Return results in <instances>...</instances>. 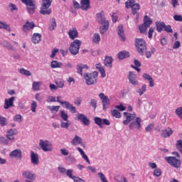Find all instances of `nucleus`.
Instances as JSON below:
<instances>
[{
  "instance_id": "obj_12",
  "label": "nucleus",
  "mask_w": 182,
  "mask_h": 182,
  "mask_svg": "<svg viewBox=\"0 0 182 182\" xmlns=\"http://www.w3.org/2000/svg\"><path fill=\"white\" fill-rule=\"evenodd\" d=\"M18 134V130L16 129H11L6 132V137L10 141L15 140V136Z\"/></svg>"
},
{
  "instance_id": "obj_13",
  "label": "nucleus",
  "mask_w": 182,
  "mask_h": 182,
  "mask_svg": "<svg viewBox=\"0 0 182 182\" xmlns=\"http://www.w3.org/2000/svg\"><path fill=\"white\" fill-rule=\"evenodd\" d=\"M124 116L126 117V119L123 121V124L125 126H127V124H129V123H130V122H132V120H134V119H136V114L133 113H128V112H124L123 113Z\"/></svg>"
},
{
  "instance_id": "obj_15",
  "label": "nucleus",
  "mask_w": 182,
  "mask_h": 182,
  "mask_svg": "<svg viewBox=\"0 0 182 182\" xmlns=\"http://www.w3.org/2000/svg\"><path fill=\"white\" fill-rule=\"evenodd\" d=\"M35 23L33 21H29L28 20L26 21L25 24L23 26V31L24 32H29L30 31H33L35 28Z\"/></svg>"
},
{
  "instance_id": "obj_9",
  "label": "nucleus",
  "mask_w": 182,
  "mask_h": 182,
  "mask_svg": "<svg viewBox=\"0 0 182 182\" xmlns=\"http://www.w3.org/2000/svg\"><path fill=\"white\" fill-rule=\"evenodd\" d=\"M30 159H31V164H33V166H39V163H40L39 154H38L33 151H31Z\"/></svg>"
},
{
  "instance_id": "obj_59",
  "label": "nucleus",
  "mask_w": 182,
  "mask_h": 182,
  "mask_svg": "<svg viewBox=\"0 0 182 182\" xmlns=\"http://www.w3.org/2000/svg\"><path fill=\"white\" fill-rule=\"evenodd\" d=\"M0 143L1 144H5V146H8L9 144V141L5 136H0Z\"/></svg>"
},
{
  "instance_id": "obj_37",
  "label": "nucleus",
  "mask_w": 182,
  "mask_h": 182,
  "mask_svg": "<svg viewBox=\"0 0 182 182\" xmlns=\"http://www.w3.org/2000/svg\"><path fill=\"white\" fill-rule=\"evenodd\" d=\"M146 92H147V85L146 84H143L141 87L136 90V93H139V96H143Z\"/></svg>"
},
{
  "instance_id": "obj_31",
  "label": "nucleus",
  "mask_w": 182,
  "mask_h": 182,
  "mask_svg": "<svg viewBox=\"0 0 182 182\" xmlns=\"http://www.w3.org/2000/svg\"><path fill=\"white\" fill-rule=\"evenodd\" d=\"M156 31L158 32H163L166 26V23L163 21H156Z\"/></svg>"
},
{
  "instance_id": "obj_41",
  "label": "nucleus",
  "mask_w": 182,
  "mask_h": 182,
  "mask_svg": "<svg viewBox=\"0 0 182 182\" xmlns=\"http://www.w3.org/2000/svg\"><path fill=\"white\" fill-rule=\"evenodd\" d=\"M47 109L51 112V113H58L59 112V109H60V106H48Z\"/></svg>"
},
{
  "instance_id": "obj_47",
  "label": "nucleus",
  "mask_w": 182,
  "mask_h": 182,
  "mask_svg": "<svg viewBox=\"0 0 182 182\" xmlns=\"http://www.w3.org/2000/svg\"><path fill=\"white\" fill-rule=\"evenodd\" d=\"M19 73H21V75H24L25 76H31V75H32L30 70H26L25 68H21L19 70Z\"/></svg>"
},
{
  "instance_id": "obj_23",
  "label": "nucleus",
  "mask_w": 182,
  "mask_h": 182,
  "mask_svg": "<svg viewBox=\"0 0 182 182\" xmlns=\"http://www.w3.org/2000/svg\"><path fill=\"white\" fill-rule=\"evenodd\" d=\"M83 144V139L82 137L75 135V137L71 140V144L73 146H79V144Z\"/></svg>"
},
{
  "instance_id": "obj_42",
  "label": "nucleus",
  "mask_w": 182,
  "mask_h": 182,
  "mask_svg": "<svg viewBox=\"0 0 182 182\" xmlns=\"http://www.w3.org/2000/svg\"><path fill=\"white\" fill-rule=\"evenodd\" d=\"M27 7L35 6V0H21Z\"/></svg>"
},
{
  "instance_id": "obj_50",
  "label": "nucleus",
  "mask_w": 182,
  "mask_h": 182,
  "mask_svg": "<svg viewBox=\"0 0 182 182\" xmlns=\"http://www.w3.org/2000/svg\"><path fill=\"white\" fill-rule=\"evenodd\" d=\"M36 107H38V102H36L35 100H33L31 105V110L33 112V113L36 112Z\"/></svg>"
},
{
  "instance_id": "obj_26",
  "label": "nucleus",
  "mask_w": 182,
  "mask_h": 182,
  "mask_svg": "<svg viewBox=\"0 0 182 182\" xmlns=\"http://www.w3.org/2000/svg\"><path fill=\"white\" fill-rule=\"evenodd\" d=\"M173 133V129H171V128L170 127H168L167 129L162 130L161 135L164 139H167V137H170V136H171Z\"/></svg>"
},
{
  "instance_id": "obj_11",
  "label": "nucleus",
  "mask_w": 182,
  "mask_h": 182,
  "mask_svg": "<svg viewBox=\"0 0 182 182\" xmlns=\"http://www.w3.org/2000/svg\"><path fill=\"white\" fill-rule=\"evenodd\" d=\"M95 123L97 124L101 129L103 127V124L106 126H110V121L107 119H102L100 117H95Z\"/></svg>"
},
{
  "instance_id": "obj_17",
  "label": "nucleus",
  "mask_w": 182,
  "mask_h": 182,
  "mask_svg": "<svg viewBox=\"0 0 182 182\" xmlns=\"http://www.w3.org/2000/svg\"><path fill=\"white\" fill-rule=\"evenodd\" d=\"M97 21L98 23H100V25L109 23V21L106 20V17H105V13L103 11H100L97 14Z\"/></svg>"
},
{
  "instance_id": "obj_8",
  "label": "nucleus",
  "mask_w": 182,
  "mask_h": 182,
  "mask_svg": "<svg viewBox=\"0 0 182 182\" xmlns=\"http://www.w3.org/2000/svg\"><path fill=\"white\" fill-rule=\"evenodd\" d=\"M129 127L131 130H134V129L140 130V127H141V118L136 117L135 122H131L129 125Z\"/></svg>"
},
{
  "instance_id": "obj_5",
  "label": "nucleus",
  "mask_w": 182,
  "mask_h": 182,
  "mask_svg": "<svg viewBox=\"0 0 182 182\" xmlns=\"http://www.w3.org/2000/svg\"><path fill=\"white\" fill-rule=\"evenodd\" d=\"M165 160L168 164L171 165V167H175V168H180L181 166V161L174 156H166Z\"/></svg>"
},
{
  "instance_id": "obj_61",
  "label": "nucleus",
  "mask_w": 182,
  "mask_h": 182,
  "mask_svg": "<svg viewBox=\"0 0 182 182\" xmlns=\"http://www.w3.org/2000/svg\"><path fill=\"white\" fill-rule=\"evenodd\" d=\"M154 129V124H150L149 125H148L146 128L145 130L147 133L150 132H153Z\"/></svg>"
},
{
  "instance_id": "obj_16",
  "label": "nucleus",
  "mask_w": 182,
  "mask_h": 182,
  "mask_svg": "<svg viewBox=\"0 0 182 182\" xmlns=\"http://www.w3.org/2000/svg\"><path fill=\"white\" fill-rule=\"evenodd\" d=\"M9 157L11 159H18L21 160V159H22V150L19 149H14L10 152Z\"/></svg>"
},
{
  "instance_id": "obj_58",
  "label": "nucleus",
  "mask_w": 182,
  "mask_h": 182,
  "mask_svg": "<svg viewBox=\"0 0 182 182\" xmlns=\"http://www.w3.org/2000/svg\"><path fill=\"white\" fill-rule=\"evenodd\" d=\"M50 5H52V0H42V6H41L50 7Z\"/></svg>"
},
{
  "instance_id": "obj_2",
  "label": "nucleus",
  "mask_w": 182,
  "mask_h": 182,
  "mask_svg": "<svg viewBox=\"0 0 182 182\" xmlns=\"http://www.w3.org/2000/svg\"><path fill=\"white\" fill-rule=\"evenodd\" d=\"M136 1L134 0H129L125 3V8L127 9H129V8H132V15L136 14V19L139 18V14H137V11L140 10V4H136Z\"/></svg>"
},
{
  "instance_id": "obj_43",
  "label": "nucleus",
  "mask_w": 182,
  "mask_h": 182,
  "mask_svg": "<svg viewBox=\"0 0 182 182\" xmlns=\"http://www.w3.org/2000/svg\"><path fill=\"white\" fill-rule=\"evenodd\" d=\"M41 86H42V82L38 81V82H33V90L38 91L41 89Z\"/></svg>"
},
{
  "instance_id": "obj_60",
  "label": "nucleus",
  "mask_w": 182,
  "mask_h": 182,
  "mask_svg": "<svg viewBox=\"0 0 182 182\" xmlns=\"http://www.w3.org/2000/svg\"><path fill=\"white\" fill-rule=\"evenodd\" d=\"M36 100H37L38 102H42L43 100V95H42L41 93H36Z\"/></svg>"
},
{
  "instance_id": "obj_38",
  "label": "nucleus",
  "mask_w": 182,
  "mask_h": 182,
  "mask_svg": "<svg viewBox=\"0 0 182 182\" xmlns=\"http://www.w3.org/2000/svg\"><path fill=\"white\" fill-rule=\"evenodd\" d=\"M63 64L56 60H53L50 64V67L52 69H56L58 68H62Z\"/></svg>"
},
{
  "instance_id": "obj_22",
  "label": "nucleus",
  "mask_w": 182,
  "mask_h": 182,
  "mask_svg": "<svg viewBox=\"0 0 182 182\" xmlns=\"http://www.w3.org/2000/svg\"><path fill=\"white\" fill-rule=\"evenodd\" d=\"M80 9L82 11H87V9H90V0H81Z\"/></svg>"
},
{
  "instance_id": "obj_7",
  "label": "nucleus",
  "mask_w": 182,
  "mask_h": 182,
  "mask_svg": "<svg viewBox=\"0 0 182 182\" xmlns=\"http://www.w3.org/2000/svg\"><path fill=\"white\" fill-rule=\"evenodd\" d=\"M99 97L102 100L103 110H106L107 107L110 106V99H109V97L106 96L103 92H101L99 95Z\"/></svg>"
},
{
  "instance_id": "obj_10",
  "label": "nucleus",
  "mask_w": 182,
  "mask_h": 182,
  "mask_svg": "<svg viewBox=\"0 0 182 182\" xmlns=\"http://www.w3.org/2000/svg\"><path fill=\"white\" fill-rule=\"evenodd\" d=\"M128 79L129 83L133 86H138L139 85V80H137V75L134 74V72L129 71L128 75Z\"/></svg>"
},
{
  "instance_id": "obj_54",
  "label": "nucleus",
  "mask_w": 182,
  "mask_h": 182,
  "mask_svg": "<svg viewBox=\"0 0 182 182\" xmlns=\"http://www.w3.org/2000/svg\"><path fill=\"white\" fill-rule=\"evenodd\" d=\"M14 122L16 123H22V115L16 114L14 117Z\"/></svg>"
},
{
  "instance_id": "obj_36",
  "label": "nucleus",
  "mask_w": 182,
  "mask_h": 182,
  "mask_svg": "<svg viewBox=\"0 0 182 182\" xmlns=\"http://www.w3.org/2000/svg\"><path fill=\"white\" fill-rule=\"evenodd\" d=\"M59 116L64 122H68L69 119V115H68V112H65L64 110H60L59 112Z\"/></svg>"
},
{
  "instance_id": "obj_62",
  "label": "nucleus",
  "mask_w": 182,
  "mask_h": 182,
  "mask_svg": "<svg viewBox=\"0 0 182 182\" xmlns=\"http://www.w3.org/2000/svg\"><path fill=\"white\" fill-rule=\"evenodd\" d=\"M173 19L176 22H182V16L178 14H175L173 16Z\"/></svg>"
},
{
  "instance_id": "obj_24",
  "label": "nucleus",
  "mask_w": 182,
  "mask_h": 182,
  "mask_svg": "<svg viewBox=\"0 0 182 182\" xmlns=\"http://www.w3.org/2000/svg\"><path fill=\"white\" fill-rule=\"evenodd\" d=\"M64 105L63 107L69 110L71 113H76V107H73L72 104L69 103V102L66 101L65 102L63 103Z\"/></svg>"
},
{
  "instance_id": "obj_35",
  "label": "nucleus",
  "mask_w": 182,
  "mask_h": 182,
  "mask_svg": "<svg viewBox=\"0 0 182 182\" xmlns=\"http://www.w3.org/2000/svg\"><path fill=\"white\" fill-rule=\"evenodd\" d=\"M65 174H66L67 177H69V178H72V180H73V181H75L76 179L79 178V177L73 175V169H68L67 172H65Z\"/></svg>"
},
{
  "instance_id": "obj_55",
  "label": "nucleus",
  "mask_w": 182,
  "mask_h": 182,
  "mask_svg": "<svg viewBox=\"0 0 182 182\" xmlns=\"http://www.w3.org/2000/svg\"><path fill=\"white\" fill-rule=\"evenodd\" d=\"M97 176L99 177L102 182H109L107 181V179H106V176H105V174H103V173L99 172L97 173Z\"/></svg>"
},
{
  "instance_id": "obj_25",
  "label": "nucleus",
  "mask_w": 182,
  "mask_h": 182,
  "mask_svg": "<svg viewBox=\"0 0 182 182\" xmlns=\"http://www.w3.org/2000/svg\"><path fill=\"white\" fill-rule=\"evenodd\" d=\"M117 33L121 38V41L124 42L126 41V36H124V31L123 30V25L120 24L117 28Z\"/></svg>"
},
{
  "instance_id": "obj_56",
  "label": "nucleus",
  "mask_w": 182,
  "mask_h": 182,
  "mask_svg": "<svg viewBox=\"0 0 182 182\" xmlns=\"http://www.w3.org/2000/svg\"><path fill=\"white\" fill-rule=\"evenodd\" d=\"M56 20H55V18H52L50 26H49V29L50 31H55V28H56Z\"/></svg>"
},
{
  "instance_id": "obj_53",
  "label": "nucleus",
  "mask_w": 182,
  "mask_h": 182,
  "mask_svg": "<svg viewBox=\"0 0 182 182\" xmlns=\"http://www.w3.org/2000/svg\"><path fill=\"white\" fill-rule=\"evenodd\" d=\"M9 9L11 12H14V11H18V6H16V4H14L13 3L9 4Z\"/></svg>"
},
{
  "instance_id": "obj_4",
  "label": "nucleus",
  "mask_w": 182,
  "mask_h": 182,
  "mask_svg": "<svg viewBox=\"0 0 182 182\" xmlns=\"http://www.w3.org/2000/svg\"><path fill=\"white\" fill-rule=\"evenodd\" d=\"M82 46V41L75 39L70 45L69 50L71 55H76Z\"/></svg>"
},
{
  "instance_id": "obj_6",
  "label": "nucleus",
  "mask_w": 182,
  "mask_h": 182,
  "mask_svg": "<svg viewBox=\"0 0 182 182\" xmlns=\"http://www.w3.org/2000/svg\"><path fill=\"white\" fill-rule=\"evenodd\" d=\"M38 144L43 151H52L53 150L52 143L48 140L40 139Z\"/></svg>"
},
{
  "instance_id": "obj_30",
  "label": "nucleus",
  "mask_w": 182,
  "mask_h": 182,
  "mask_svg": "<svg viewBox=\"0 0 182 182\" xmlns=\"http://www.w3.org/2000/svg\"><path fill=\"white\" fill-rule=\"evenodd\" d=\"M83 69H89V67L87 65L85 64H77V72L79 73V75H81V76H83Z\"/></svg>"
},
{
  "instance_id": "obj_44",
  "label": "nucleus",
  "mask_w": 182,
  "mask_h": 182,
  "mask_svg": "<svg viewBox=\"0 0 182 182\" xmlns=\"http://www.w3.org/2000/svg\"><path fill=\"white\" fill-rule=\"evenodd\" d=\"M55 83L57 85L58 88L62 89L65 86V81L62 79H57Z\"/></svg>"
},
{
  "instance_id": "obj_3",
  "label": "nucleus",
  "mask_w": 182,
  "mask_h": 182,
  "mask_svg": "<svg viewBox=\"0 0 182 182\" xmlns=\"http://www.w3.org/2000/svg\"><path fill=\"white\" fill-rule=\"evenodd\" d=\"M135 46L138 53L143 55L146 50L147 49V46L146 45V41L143 38H136L135 40Z\"/></svg>"
},
{
  "instance_id": "obj_29",
  "label": "nucleus",
  "mask_w": 182,
  "mask_h": 182,
  "mask_svg": "<svg viewBox=\"0 0 182 182\" xmlns=\"http://www.w3.org/2000/svg\"><path fill=\"white\" fill-rule=\"evenodd\" d=\"M31 41L34 44L39 43L42 41V35L38 33H34L31 38Z\"/></svg>"
},
{
  "instance_id": "obj_49",
  "label": "nucleus",
  "mask_w": 182,
  "mask_h": 182,
  "mask_svg": "<svg viewBox=\"0 0 182 182\" xmlns=\"http://www.w3.org/2000/svg\"><path fill=\"white\" fill-rule=\"evenodd\" d=\"M65 122L61 121L60 122V126H61L62 129H68L69 126H70V122H69V120H67V121H65Z\"/></svg>"
},
{
  "instance_id": "obj_45",
  "label": "nucleus",
  "mask_w": 182,
  "mask_h": 182,
  "mask_svg": "<svg viewBox=\"0 0 182 182\" xmlns=\"http://www.w3.org/2000/svg\"><path fill=\"white\" fill-rule=\"evenodd\" d=\"M111 113L114 117H116V119H120V117H122V114L117 109H113L111 111Z\"/></svg>"
},
{
  "instance_id": "obj_33",
  "label": "nucleus",
  "mask_w": 182,
  "mask_h": 182,
  "mask_svg": "<svg viewBox=\"0 0 182 182\" xmlns=\"http://www.w3.org/2000/svg\"><path fill=\"white\" fill-rule=\"evenodd\" d=\"M3 46H4V48H6V49H8L9 50H11V52L16 51V49L15 48V47H14V45L11 44V43L8 41H4L3 43Z\"/></svg>"
},
{
  "instance_id": "obj_1",
  "label": "nucleus",
  "mask_w": 182,
  "mask_h": 182,
  "mask_svg": "<svg viewBox=\"0 0 182 182\" xmlns=\"http://www.w3.org/2000/svg\"><path fill=\"white\" fill-rule=\"evenodd\" d=\"M99 78V72L93 71L92 73H86L84 74V79L87 86H92L97 83Z\"/></svg>"
},
{
  "instance_id": "obj_27",
  "label": "nucleus",
  "mask_w": 182,
  "mask_h": 182,
  "mask_svg": "<svg viewBox=\"0 0 182 182\" xmlns=\"http://www.w3.org/2000/svg\"><path fill=\"white\" fill-rule=\"evenodd\" d=\"M40 13L42 15H50L52 14V9L48 6H41Z\"/></svg>"
},
{
  "instance_id": "obj_28",
  "label": "nucleus",
  "mask_w": 182,
  "mask_h": 182,
  "mask_svg": "<svg viewBox=\"0 0 182 182\" xmlns=\"http://www.w3.org/2000/svg\"><path fill=\"white\" fill-rule=\"evenodd\" d=\"M77 151H79L80 156H82V159H83V160H85V161H86L87 164H90V160H89V157H87V155L85 154V151H83V149H82V148L80 147H77Z\"/></svg>"
},
{
  "instance_id": "obj_21",
  "label": "nucleus",
  "mask_w": 182,
  "mask_h": 182,
  "mask_svg": "<svg viewBox=\"0 0 182 182\" xmlns=\"http://www.w3.org/2000/svg\"><path fill=\"white\" fill-rule=\"evenodd\" d=\"M113 62H114L113 57L107 56L104 60V64L109 69H112L113 68Z\"/></svg>"
},
{
  "instance_id": "obj_46",
  "label": "nucleus",
  "mask_w": 182,
  "mask_h": 182,
  "mask_svg": "<svg viewBox=\"0 0 182 182\" xmlns=\"http://www.w3.org/2000/svg\"><path fill=\"white\" fill-rule=\"evenodd\" d=\"M93 43H99L100 42V35L99 33H95L92 36Z\"/></svg>"
},
{
  "instance_id": "obj_40",
  "label": "nucleus",
  "mask_w": 182,
  "mask_h": 182,
  "mask_svg": "<svg viewBox=\"0 0 182 182\" xmlns=\"http://www.w3.org/2000/svg\"><path fill=\"white\" fill-rule=\"evenodd\" d=\"M102 25L103 26L100 28V32L102 35H104V33H106L109 29V23H105Z\"/></svg>"
},
{
  "instance_id": "obj_48",
  "label": "nucleus",
  "mask_w": 182,
  "mask_h": 182,
  "mask_svg": "<svg viewBox=\"0 0 182 182\" xmlns=\"http://www.w3.org/2000/svg\"><path fill=\"white\" fill-rule=\"evenodd\" d=\"M6 124H8V120L6 118L0 115V126L4 127V126H6Z\"/></svg>"
},
{
  "instance_id": "obj_34",
  "label": "nucleus",
  "mask_w": 182,
  "mask_h": 182,
  "mask_svg": "<svg viewBox=\"0 0 182 182\" xmlns=\"http://www.w3.org/2000/svg\"><path fill=\"white\" fill-rule=\"evenodd\" d=\"M130 56V53L128 51H121L118 53V59L122 60V59H126V58H129Z\"/></svg>"
},
{
  "instance_id": "obj_20",
  "label": "nucleus",
  "mask_w": 182,
  "mask_h": 182,
  "mask_svg": "<svg viewBox=\"0 0 182 182\" xmlns=\"http://www.w3.org/2000/svg\"><path fill=\"white\" fill-rule=\"evenodd\" d=\"M142 77L144 80H148L149 82V87H154V80L149 74L144 73L142 74Z\"/></svg>"
},
{
  "instance_id": "obj_14",
  "label": "nucleus",
  "mask_w": 182,
  "mask_h": 182,
  "mask_svg": "<svg viewBox=\"0 0 182 182\" xmlns=\"http://www.w3.org/2000/svg\"><path fill=\"white\" fill-rule=\"evenodd\" d=\"M68 35L72 41H74V39H76V38L79 37V32H77V28L76 27L71 28L68 32Z\"/></svg>"
},
{
  "instance_id": "obj_64",
  "label": "nucleus",
  "mask_w": 182,
  "mask_h": 182,
  "mask_svg": "<svg viewBox=\"0 0 182 182\" xmlns=\"http://www.w3.org/2000/svg\"><path fill=\"white\" fill-rule=\"evenodd\" d=\"M176 147L181 153H182V140L177 141Z\"/></svg>"
},
{
  "instance_id": "obj_57",
  "label": "nucleus",
  "mask_w": 182,
  "mask_h": 182,
  "mask_svg": "<svg viewBox=\"0 0 182 182\" xmlns=\"http://www.w3.org/2000/svg\"><path fill=\"white\" fill-rule=\"evenodd\" d=\"M153 174L155 177H160V176H161V169L159 168H155L153 171Z\"/></svg>"
},
{
  "instance_id": "obj_19",
  "label": "nucleus",
  "mask_w": 182,
  "mask_h": 182,
  "mask_svg": "<svg viewBox=\"0 0 182 182\" xmlns=\"http://www.w3.org/2000/svg\"><path fill=\"white\" fill-rule=\"evenodd\" d=\"M14 102H15V97H11L9 99H6L4 101V108L6 109L9 107H14Z\"/></svg>"
},
{
  "instance_id": "obj_51",
  "label": "nucleus",
  "mask_w": 182,
  "mask_h": 182,
  "mask_svg": "<svg viewBox=\"0 0 182 182\" xmlns=\"http://www.w3.org/2000/svg\"><path fill=\"white\" fill-rule=\"evenodd\" d=\"M175 113L176 116H178V117H179V119L182 120V107H179L176 108L175 110Z\"/></svg>"
},
{
  "instance_id": "obj_39",
  "label": "nucleus",
  "mask_w": 182,
  "mask_h": 182,
  "mask_svg": "<svg viewBox=\"0 0 182 182\" xmlns=\"http://www.w3.org/2000/svg\"><path fill=\"white\" fill-rule=\"evenodd\" d=\"M151 23H153V21H151V19H150V17H149L148 16H145L144 18L143 25L148 28H150V25H151Z\"/></svg>"
},
{
  "instance_id": "obj_52",
  "label": "nucleus",
  "mask_w": 182,
  "mask_h": 182,
  "mask_svg": "<svg viewBox=\"0 0 182 182\" xmlns=\"http://www.w3.org/2000/svg\"><path fill=\"white\" fill-rule=\"evenodd\" d=\"M149 27H147V26H145L144 24L140 25L139 26V32L141 33H146V32H147V28Z\"/></svg>"
},
{
  "instance_id": "obj_63",
  "label": "nucleus",
  "mask_w": 182,
  "mask_h": 182,
  "mask_svg": "<svg viewBox=\"0 0 182 182\" xmlns=\"http://www.w3.org/2000/svg\"><path fill=\"white\" fill-rule=\"evenodd\" d=\"M58 170L59 173H61V174H66V172L68 171V170H66V168L62 166H58Z\"/></svg>"
},
{
  "instance_id": "obj_18",
  "label": "nucleus",
  "mask_w": 182,
  "mask_h": 182,
  "mask_svg": "<svg viewBox=\"0 0 182 182\" xmlns=\"http://www.w3.org/2000/svg\"><path fill=\"white\" fill-rule=\"evenodd\" d=\"M77 120H80L81 123H83L85 126H89L90 124V121L87 119V117L83 114H77Z\"/></svg>"
},
{
  "instance_id": "obj_32",
  "label": "nucleus",
  "mask_w": 182,
  "mask_h": 182,
  "mask_svg": "<svg viewBox=\"0 0 182 182\" xmlns=\"http://www.w3.org/2000/svg\"><path fill=\"white\" fill-rule=\"evenodd\" d=\"M0 29H4V31H7V32H11L12 29L11 28V26L6 23L5 21H0Z\"/></svg>"
}]
</instances>
